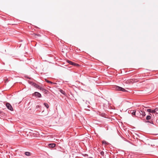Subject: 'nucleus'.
<instances>
[{"mask_svg":"<svg viewBox=\"0 0 158 158\" xmlns=\"http://www.w3.org/2000/svg\"><path fill=\"white\" fill-rule=\"evenodd\" d=\"M30 84L32 85L33 86H34L35 87L38 88L39 89H40V90L44 92H46V90L44 89L42 87L38 85L37 84L35 83H33V82H31Z\"/></svg>","mask_w":158,"mask_h":158,"instance_id":"1","label":"nucleus"},{"mask_svg":"<svg viewBox=\"0 0 158 158\" xmlns=\"http://www.w3.org/2000/svg\"><path fill=\"white\" fill-rule=\"evenodd\" d=\"M139 114H140V115H141L143 117L144 116L146 115L145 112L144 111L142 110H140V111L137 110L136 111V116L138 117L137 115Z\"/></svg>","mask_w":158,"mask_h":158,"instance_id":"2","label":"nucleus"},{"mask_svg":"<svg viewBox=\"0 0 158 158\" xmlns=\"http://www.w3.org/2000/svg\"><path fill=\"white\" fill-rule=\"evenodd\" d=\"M115 89L117 90L120 91H123V92H127V90H126V89H124L121 87L118 86H115Z\"/></svg>","mask_w":158,"mask_h":158,"instance_id":"3","label":"nucleus"},{"mask_svg":"<svg viewBox=\"0 0 158 158\" xmlns=\"http://www.w3.org/2000/svg\"><path fill=\"white\" fill-rule=\"evenodd\" d=\"M32 96H35L37 98H40L41 97V94L38 92H35L33 94Z\"/></svg>","mask_w":158,"mask_h":158,"instance_id":"4","label":"nucleus"},{"mask_svg":"<svg viewBox=\"0 0 158 158\" xmlns=\"http://www.w3.org/2000/svg\"><path fill=\"white\" fill-rule=\"evenodd\" d=\"M6 106L7 108L9 110H10L11 111H13V109L12 106L10 103H7L6 104Z\"/></svg>","mask_w":158,"mask_h":158,"instance_id":"5","label":"nucleus"},{"mask_svg":"<svg viewBox=\"0 0 158 158\" xmlns=\"http://www.w3.org/2000/svg\"><path fill=\"white\" fill-rule=\"evenodd\" d=\"M67 62L69 63V64H70L71 65H74V66H79L78 64H77L71 61H69V60H67Z\"/></svg>","mask_w":158,"mask_h":158,"instance_id":"6","label":"nucleus"},{"mask_svg":"<svg viewBox=\"0 0 158 158\" xmlns=\"http://www.w3.org/2000/svg\"><path fill=\"white\" fill-rule=\"evenodd\" d=\"M48 146L49 148H54L56 146V144L55 143H50L49 144Z\"/></svg>","mask_w":158,"mask_h":158,"instance_id":"7","label":"nucleus"},{"mask_svg":"<svg viewBox=\"0 0 158 158\" xmlns=\"http://www.w3.org/2000/svg\"><path fill=\"white\" fill-rule=\"evenodd\" d=\"M130 112L132 115H135L136 114V111L134 110L131 111Z\"/></svg>","mask_w":158,"mask_h":158,"instance_id":"8","label":"nucleus"},{"mask_svg":"<svg viewBox=\"0 0 158 158\" xmlns=\"http://www.w3.org/2000/svg\"><path fill=\"white\" fill-rule=\"evenodd\" d=\"M33 35H34V37L36 38H38L40 36V35L39 34H34Z\"/></svg>","mask_w":158,"mask_h":158,"instance_id":"9","label":"nucleus"},{"mask_svg":"<svg viewBox=\"0 0 158 158\" xmlns=\"http://www.w3.org/2000/svg\"><path fill=\"white\" fill-rule=\"evenodd\" d=\"M154 110H152L150 109H148L147 110L149 112L152 113H155V111Z\"/></svg>","mask_w":158,"mask_h":158,"instance_id":"10","label":"nucleus"},{"mask_svg":"<svg viewBox=\"0 0 158 158\" xmlns=\"http://www.w3.org/2000/svg\"><path fill=\"white\" fill-rule=\"evenodd\" d=\"M102 143L103 144H105V145H107L109 144L108 142H106L105 140H103L102 141Z\"/></svg>","mask_w":158,"mask_h":158,"instance_id":"11","label":"nucleus"},{"mask_svg":"<svg viewBox=\"0 0 158 158\" xmlns=\"http://www.w3.org/2000/svg\"><path fill=\"white\" fill-rule=\"evenodd\" d=\"M25 154L26 155L29 156L31 155V153L29 152H26L25 153Z\"/></svg>","mask_w":158,"mask_h":158,"instance_id":"12","label":"nucleus"},{"mask_svg":"<svg viewBox=\"0 0 158 158\" xmlns=\"http://www.w3.org/2000/svg\"><path fill=\"white\" fill-rule=\"evenodd\" d=\"M151 116L148 115L146 117V120H150V119H151Z\"/></svg>","mask_w":158,"mask_h":158,"instance_id":"13","label":"nucleus"},{"mask_svg":"<svg viewBox=\"0 0 158 158\" xmlns=\"http://www.w3.org/2000/svg\"><path fill=\"white\" fill-rule=\"evenodd\" d=\"M40 108V106L39 105H37L35 107V110H39V109Z\"/></svg>","mask_w":158,"mask_h":158,"instance_id":"14","label":"nucleus"},{"mask_svg":"<svg viewBox=\"0 0 158 158\" xmlns=\"http://www.w3.org/2000/svg\"><path fill=\"white\" fill-rule=\"evenodd\" d=\"M44 105L47 108H48L49 106H48V104H47L46 103H44Z\"/></svg>","mask_w":158,"mask_h":158,"instance_id":"15","label":"nucleus"},{"mask_svg":"<svg viewBox=\"0 0 158 158\" xmlns=\"http://www.w3.org/2000/svg\"><path fill=\"white\" fill-rule=\"evenodd\" d=\"M60 92H61V93H62V94H63L65 95V92L64 91H63V90H60Z\"/></svg>","mask_w":158,"mask_h":158,"instance_id":"16","label":"nucleus"},{"mask_svg":"<svg viewBox=\"0 0 158 158\" xmlns=\"http://www.w3.org/2000/svg\"><path fill=\"white\" fill-rule=\"evenodd\" d=\"M100 154L102 156H104V152L103 151H102L100 152Z\"/></svg>","mask_w":158,"mask_h":158,"instance_id":"17","label":"nucleus"},{"mask_svg":"<svg viewBox=\"0 0 158 158\" xmlns=\"http://www.w3.org/2000/svg\"><path fill=\"white\" fill-rule=\"evenodd\" d=\"M145 122L146 123H147V122L150 123H151V124H153V122H152V121L150 122V121H146Z\"/></svg>","mask_w":158,"mask_h":158,"instance_id":"18","label":"nucleus"},{"mask_svg":"<svg viewBox=\"0 0 158 158\" xmlns=\"http://www.w3.org/2000/svg\"><path fill=\"white\" fill-rule=\"evenodd\" d=\"M46 81H47V82H48V83H52V82L50 81H48L47 80H46Z\"/></svg>","mask_w":158,"mask_h":158,"instance_id":"19","label":"nucleus"},{"mask_svg":"<svg viewBox=\"0 0 158 158\" xmlns=\"http://www.w3.org/2000/svg\"><path fill=\"white\" fill-rule=\"evenodd\" d=\"M153 110L155 111V113L156 111L158 110V108H156L155 109Z\"/></svg>","mask_w":158,"mask_h":158,"instance_id":"20","label":"nucleus"},{"mask_svg":"<svg viewBox=\"0 0 158 158\" xmlns=\"http://www.w3.org/2000/svg\"><path fill=\"white\" fill-rule=\"evenodd\" d=\"M86 101V103L87 104V105H88L89 104V102H87V101Z\"/></svg>","mask_w":158,"mask_h":158,"instance_id":"21","label":"nucleus"},{"mask_svg":"<svg viewBox=\"0 0 158 158\" xmlns=\"http://www.w3.org/2000/svg\"><path fill=\"white\" fill-rule=\"evenodd\" d=\"M10 96H11V95H9L8 96V97H7V98H11V97H10Z\"/></svg>","mask_w":158,"mask_h":158,"instance_id":"22","label":"nucleus"},{"mask_svg":"<svg viewBox=\"0 0 158 158\" xmlns=\"http://www.w3.org/2000/svg\"><path fill=\"white\" fill-rule=\"evenodd\" d=\"M89 158H93V157H89Z\"/></svg>","mask_w":158,"mask_h":158,"instance_id":"23","label":"nucleus"},{"mask_svg":"<svg viewBox=\"0 0 158 158\" xmlns=\"http://www.w3.org/2000/svg\"><path fill=\"white\" fill-rule=\"evenodd\" d=\"M7 80H8V79H6V81H7Z\"/></svg>","mask_w":158,"mask_h":158,"instance_id":"24","label":"nucleus"},{"mask_svg":"<svg viewBox=\"0 0 158 158\" xmlns=\"http://www.w3.org/2000/svg\"><path fill=\"white\" fill-rule=\"evenodd\" d=\"M1 111H0V114H1Z\"/></svg>","mask_w":158,"mask_h":158,"instance_id":"25","label":"nucleus"}]
</instances>
